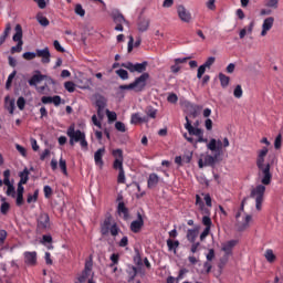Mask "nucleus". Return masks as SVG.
I'll use <instances>...</instances> for the list:
<instances>
[{
  "instance_id": "f257e3e1",
  "label": "nucleus",
  "mask_w": 283,
  "mask_h": 283,
  "mask_svg": "<svg viewBox=\"0 0 283 283\" xmlns=\"http://www.w3.org/2000/svg\"><path fill=\"white\" fill-rule=\"evenodd\" d=\"M266 156H269V147L264 146L262 149L256 151L255 165L258 168V176L261 179V185H258L255 188L251 189L250 197H245L240 207L239 213L244 211V205L250 202L253 205L255 200L256 211H262V202H264V193L266 191V186L271 185L273 179V174H271V167L277 161V157L270 156V161L266 163Z\"/></svg>"
},
{
  "instance_id": "f03ea898",
  "label": "nucleus",
  "mask_w": 283,
  "mask_h": 283,
  "mask_svg": "<svg viewBox=\"0 0 283 283\" xmlns=\"http://www.w3.org/2000/svg\"><path fill=\"white\" fill-rule=\"evenodd\" d=\"M66 135L70 138V145L72 147H74L75 143H80L82 149H84V151H87L88 144L87 139L85 138V133L78 129L76 130L74 124L67 128Z\"/></svg>"
},
{
  "instance_id": "7ed1b4c3",
  "label": "nucleus",
  "mask_w": 283,
  "mask_h": 283,
  "mask_svg": "<svg viewBox=\"0 0 283 283\" xmlns=\"http://www.w3.org/2000/svg\"><path fill=\"white\" fill-rule=\"evenodd\" d=\"M148 78L149 73H143L134 81V83H130L128 85H120L119 90H134L135 92H143V90H145V86L147 85Z\"/></svg>"
},
{
  "instance_id": "20e7f679",
  "label": "nucleus",
  "mask_w": 283,
  "mask_h": 283,
  "mask_svg": "<svg viewBox=\"0 0 283 283\" xmlns=\"http://www.w3.org/2000/svg\"><path fill=\"white\" fill-rule=\"evenodd\" d=\"M101 232L102 235H107V233H111L113 238H116V235L120 233V228H118V224H116V222L112 223V217H107L102 224Z\"/></svg>"
},
{
  "instance_id": "39448f33",
  "label": "nucleus",
  "mask_w": 283,
  "mask_h": 283,
  "mask_svg": "<svg viewBox=\"0 0 283 283\" xmlns=\"http://www.w3.org/2000/svg\"><path fill=\"white\" fill-rule=\"evenodd\" d=\"M13 41H15V43L18 44L11 48V54H15V52H21V50H23V28H21V24L15 25Z\"/></svg>"
},
{
  "instance_id": "423d86ee",
  "label": "nucleus",
  "mask_w": 283,
  "mask_h": 283,
  "mask_svg": "<svg viewBox=\"0 0 283 283\" xmlns=\"http://www.w3.org/2000/svg\"><path fill=\"white\" fill-rule=\"evenodd\" d=\"M235 227L238 231H247L249 229L252 217L251 214H245L242 217V212H237L235 214Z\"/></svg>"
},
{
  "instance_id": "0eeeda50",
  "label": "nucleus",
  "mask_w": 283,
  "mask_h": 283,
  "mask_svg": "<svg viewBox=\"0 0 283 283\" xmlns=\"http://www.w3.org/2000/svg\"><path fill=\"white\" fill-rule=\"evenodd\" d=\"M147 62H143V63H132V62H126V63H122L120 67H125V70H128L129 72H138L139 74H143V72H145L147 70Z\"/></svg>"
},
{
  "instance_id": "6e6552de",
  "label": "nucleus",
  "mask_w": 283,
  "mask_h": 283,
  "mask_svg": "<svg viewBox=\"0 0 283 283\" xmlns=\"http://www.w3.org/2000/svg\"><path fill=\"white\" fill-rule=\"evenodd\" d=\"M177 14H178L180 21H182V23H191V21H193L191 11H189V9H187L182 4L177 6Z\"/></svg>"
},
{
  "instance_id": "1a4fd4ad",
  "label": "nucleus",
  "mask_w": 283,
  "mask_h": 283,
  "mask_svg": "<svg viewBox=\"0 0 283 283\" xmlns=\"http://www.w3.org/2000/svg\"><path fill=\"white\" fill-rule=\"evenodd\" d=\"M50 229V216L48 213H41L38 218V231L43 232Z\"/></svg>"
},
{
  "instance_id": "9d476101",
  "label": "nucleus",
  "mask_w": 283,
  "mask_h": 283,
  "mask_svg": "<svg viewBox=\"0 0 283 283\" xmlns=\"http://www.w3.org/2000/svg\"><path fill=\"white\" fill-rule=\"evenodd\" d=\"M35 56L41 59L42 63L48 64L50 63V57L52 56V54H50L49 48H44L42 50L41 49L35 50Z\"/></svg>"
},
{
  "instance_id": "9b49d317",
  "label": "nucleus",
  "mask_w": 283,
  "mask_h": 283,
  "mask_svg": "<svg viewBox=\"0 0 283 283\" xmlns=\"http://www.w3.org/2000/svg\"><path fill=\"white\" fill-rule=\"evenodd\" d=\"M113 156L115 158V161L113 164L114 169H119V171H122V169H123V150L122 149L113 150Z\"/></svg>"
},
{
  "instance_id": "f8f14e48",
  "label": "nucleus",
  "mask_w": 283,
  "mask_h": 283,
  "mask_svg": "<svg viewBox=\"0 0 283 283\" xmlns=\"http://www.w3.org/2000/svg\"><path fill=\"white\" fill-rule=\"evenodd\" d=\"M144 224L145 221L143 220V214H140V212H137V220L130 223V231H133V233H138L140 229H143Z\"/></svg>"
},
{
  "instance_id": "ddd939ff",
  "label": "nucleus",
  "mask_w": 283,
  "mask_h": 283,
  "mask_svg": "<svg viewBox=\"0 0 283 283\" xmlns=\"http://www.w3.org/2000/svg\"><path fill=\"white\" fill-rule=\"evenodd\" d=\"M92 266H93L92 260L86 261L85 269L82 275L77 279L78 280L77 283H83L85 282V280H90V275H92Z\"/></svg>"
},
{
  "instance_id": "4468645a",
  "label": "nucleus",
  "mask_w": 283,
  "mask_h": 283,
  "mask_svg": "<svg viewBox=\"0 0 283 283\" xmlns=\"http://www.w3.org/2000/svg\"><path fill=\"white\" fill-rule=\"evenodd\" d=\"M150 23H151V20L149 18L139 17L137 21V30L139 32H147V30H149Z\"/></svg>"
},
{
  "instance_id": "2eb2a0df",
  "label": "nucleus",
  "mask_w": 283,
  "mask_h": 283,
  "mask_svg": "<svg viewBox=\"0 0 283 283\" xmlns=\"http://www.w3.org/2000/svg\"><path fill=\"white\" fill-rule=\"evenodd\" d=\"M273 23H275V18L273 17H269L263 21L261 36H266L269 31L273 28Z\"/></svg>"
},
{
  "instance_id": "dca6fc26",
  "label": "nucleus",
  "mask_w": 283,
  "mask_h": 283,
  "mask_svg": "<svg viewBox=\"0 0 283 283\" xmlns=\"http://www.w3.org/2000/svg\"><path fill=\"white\" fill-rule=\"evenodd\" d=\"M185 127L190 136H200L202 134V129L196 128L191 125V122L189 120V117H186V124Z\"/></svg>"
},
{
  "instance_id": "f3484780",
  "label": "nucleus",
  "mask_w": 283,
  "mask_h": 283,
  "mask_svg": "<svg viewBox=\"0 0 283 283\" xmlns=\"http://www.w3.org/2000/svg\"><path fill=\"white\" fill-rule=\"evenodd\" d=\"M235 244H238V241L235 240L227 241L226 243H222L221 251H224L226 255L229 256L231 255L233 247H235Z\"/></svg>"
},
{
  "instance_id": "a211bd4d",
  "label": "nucleus",
  "mask_w": 283,
  "mask_h": 283,
  "mask_svg": "<svg viewBox=\"0 0 283 283\" xmlns=\"http://www.w3.org/2000/svg\"><path fill=\"white\" fill-rule=\"evenodd\" d=\"M24 262L28 266H34L36 264V252H25Z\"/></svg>"
},
{
  "instance_id": "6ab92c4d",
  "label": "nucleus",
  "mask_w": 283,
  "mask_h": 283,
  "mask_svg": "<svg viewBox=\"0 0 283 283\" xmlns=\"http://www.w3.org/2000/svg\"><path fill=\"white\" fill-rule=\"evenodd\" d=\"M191 57H182V59H175V64L170 66L172 74H178L180 72V64L187 63Z\"/></svg>"
},
{
  "instance_id": "aec40b11",
  "label": "nucleus",
  "mask_w": 283,
  "mask_h": 283,
  "mask_svg": "<svg viewBox=\"0 0 283 283\" xmlns=\"http://www.w3.org/2000/svg\"><path fill=\"white\" fill-rule=\"evenodd\" d=\"M95 105L99 109H105L107 107V98L101 94H95Z\"/></svg>"
},
{
  "instance_id": "412c9836",
  "label": "nucleus",
  "mask_w": 283,
  "mask_h": 283,
  "mask_svg": "<svg viewBox=\"0 0 283 283\" xmlns=\"http://www.w3.org/2000/svg\"><path fill=\"white\" fill-rule=\"evenodd\" d=\"M103 156H105V148H99L94 154V160L98 167H103Z\"/></svg>"
},
{
  "instance_id": "4be33fe9",
  "label": "nucleus",
  "mask_w": 283,
  "mask_h": 283,
  "mask_svg": "<svg viewBox=\"0 0 283 283\" xmlns=\"http://www.w3.org/2000/svg\"><path fill=\"white\" fill-rule=\"evenodd\" d=\"M10 32H12V24L10 22H8L6 24L3 34L0 35V45H3V43H6V39H8V36H10Z\"/></svg>"
},
{
  "instance_id": "5701e85b",
  "label": "nucleus",
  "mask_w": 283,
  "mask_h": 283,
  "mask_svg": "<svg viewBox=\"0 0 283 283\" xmlns=\"http://www.w3.org/2000/svg\"><path fill=\"white\" fill-rule=\"evenodd\" d=\"M254 25H255V23L251 22L248 28L241 29V31L239 32V39H244V36H247V34H253Z\"/></svg>"
},
{
  "instance_id": "b1692460",
  "label": "nucleus",
  "mask_w": 283,
  "mask_h": 283,
  "mask_svg": "<svg viewBox=\"0 0 283 283\" xmlns=\"http://www.w3.org/2000/svg\"><path fill=\"white\" fill-rule=\"evenodd\" d=\"M117 211L119 216H123L124 220H127V218H129V210L127 209V207H125V202L118 203Z\"/></svg>"
},
{
  "instance_id": "393cba45",
  "label": "nucleus",
  "mask_w": 283,
  "mask_h": 283,
  "mask_svg": "<svg viewBox=\"0 0 283 283\" xmlns=\"http://www.w3.org/2000/svg\"><path fill=\"white\" fill-rule=\"evenodd\" d=\"M218 156H220V154H216L214 156L207 155L203 159L205 167H212V165H216V160H218Z\"/></svg>"
},
{
  "instance_id": "a878e982",
  "label": "nucleus",
  "mask_w": 283,
  "mask_h": 283,
  "mask_svg": "<svg viewBox=\"0 0 283 283\" xmlns=\"http://www.w3.org/2000/svg\"><path fill=\"white\" fill-rule=\"evenodd\" d=\"M148 118L147 117H140V114L135 113L132 115V119L130 123L132 125H138V123H148Z\"/></svg>"
},
{
  "instance_id": "bb28decb",
  "label": "nucleus",
  "mask_w": 283,
  "mask_h": 283,
  "mask_svg": "<svg viewBox=\"0 0 283 283\" xmlns=\"http://www.w3.org/2000/svg\"><path fill=\"white\" fill-rule=\"evenodd\" d=\"M20 184L22 185H27L28 180L30 179V170H28V168H24V170L22 172H20Z\"/></svg>"
},
{
  "instance_id": "cd10ccee",
  "label": "nucleus",
  "mask_w": 283,
  "mask_h": 283,
  "mask_svg": "<svg viewBox=\"0 0 283 283\" xmlns=\"http://www.w3.org/2000/svg\"><path fill=\"white\" fill-rule=\"evenodd\" d=\"M158 185V175L156 174H150L148 178V187L149 189L156 187Z\"/></svg>"
},
{
  "instance_id": "c85d7f7f",
  "label": "nucleus",
  "mask_w": 283,
  "mask_h": 283,
  "mask_svg": "<svg viewBox=\"0 0 283 283\" xmlns=\"http://www.w3.org/2000/svg\"><path fill=\"white\" fill-rule=\"evenodd\" d=\"M6 107L9 111V114H14V99H10V97H6Z\"/></svg>"
},
{
  "instance_id": "c756f323",
  "label": "nucleus",
  "mask_w": 283,
  "mask_h": 283,
  "mask_svg": "<svg viewBox=\"0 0 283 283\" xmlns=\"http://www.w3.org/2000/svg\"><path fill=\"white\" fill-rule=\"evenodd\" d=\"M265 8H270L271 10H277V8H280V0H266Z\"/></svg>"
},
{
  "instance_id": "7c9ffc66",
  "label": "nucleus",
  "mask_w": 283,
  "mask_h": 283,
  "mask_svg": "<svg viewBox=\"0 0 283 283\" xmlns=\"http://www.w3.org/2000/svg\"><path fill=\"white\" fill-rule=\"evenodd\" d=\"M197 238H198V230L196 229L188 230L187 240H189V242L195 243Z\"/></svg>"
},
{
  "instance_id": "2f4dec72",
  "label": "nucleus",
  "mask_w": 283,
  "mask_h": 283,
  "mask_svg": "<svg viewBox=\"0 0 283 283\" xmlns=\"http://www.w3.org/2000/svg\"><path fill=\"white\" fill-rule=\"evenodd\" d=\"M219 81L221 83V87H229V82L231 78L223 73H219Z\"/></svg>"
},
{
  "instance_id": "473e14b6",
  "label": "nucleus",
  "mask_w": 283,
  "mask_h": 283,
  "mask_svg": "<svg viewBox=\"0 0 283 283\" xmlns=\"http://www.w3.org/2000/svg\"><path fill=\"white\" fill-rule=\"evenodd\" d=\"M36 19H38V23H40V25H43V28H48V25H50V20H48L45 15L39 13L36 15Z\"/></svg>"
},
{
  "instance_id": "72a5a7b5",
  "label": "nucleus",
  "mask_w": 283,
  "mask_h": 283,
  "mask_svg": "<svg viewBox=\"0 0 283 283\" xmlns=\"http://www.w3.org/2000/svg\"><path fill=\"white\" fill-rule=\"evenodd\" d=\"M113 21H114L116 24H123V23H125L127 20H125V17H123V14H120V13H114V14H113Z\"/></svg>"
},
{
  "instance_id": "f704fd0d",
  "label": "nucleus",
  "mask_w": 283,
  "mask_h": 283,
  "mask_svg": "<svg viewBox=\"0 0 283 283\" xmlns=\"http://www.w3.org/2000/svg\"><path fill=\"white\" fill-rule=\"evenodd\" d=\"M115 74H117L122 81H127V78H129V73L123 69L115 71Z\"/></svg>"
},
{
  "instance_id": "c9c22d12",
  "label": "nucleus",
  "mask_w": 283,
  "mask_h": 283,
  "mask_svg": "<svg viewBox=\"0 0 283 283\" xmlns=\"http://www.w3.org/2000/svg\"><path fill=\"white\" fill-rule=\"evenodd\" d=\"M0 211L3 216H6L8 211H10V203L6 202V198H2V205L0 207Z\"/></svg>"
},
{
  "instance_id": "e433bc0d",
  "label": "nucleus",
  "mask_w": 283,
  "mask_h": 283,
  "mask_svg": "<svg viewBox=\"0 0 283 283\" xmlns=\"http://www.w3.org/2000/svg\"><path fill=\"white\" fill-rule=\"evenodd\" d=\"M41 81H43V76L42 75H33L29 80V85L34 86V85H36V83H41Z\"/></svg>"
},
{
  "instance_id": "4c0bfd02",
  "label": "nucleus",
  "mask_w": 283,
  "mask_h": 283,
  "mask_svg": "<svg viewBox=\"0 0 283 283\" xmlns=\"http://www.w3.org/2000/svg\"><path fill=\"white\" fill-rule=\"evenodd\" d=\"M146 114H147V116H149V118H156V115L158 114V109H156L151 106H148L146 108Z\"/></svg>"
},
{
  "instance_id": "58836bf2",
  "label": "nucleus",
  "mask_w": 283,
  "mask_h": 283,
  "mask_svg": "<svg viewBox=\"0 0 283 283\" xmlns=\"http://www.w3.org/2000/svg\"><path fill=\"white\" fill-rule=\"evenodd\" d=\"M42 244H49V245H46L48 249H53V247H52V235H43L42 237Z\"/></svg>"
},
{
  "instance_id": "ea45409f",
  "label": "nucleus",
  "mask_w": 283,
  "mask_h": 283,
  "mask_svg": "<svg viewBox=\"0 0 283 283\" xmlns=\"http://www.w3.org/2000/svg\"><path fill=\"white\" fill-rule=\"evenodd\" d=\"M38 199H39V190H35L33 196L28 195L27 202L30 205L32 202H36Z\"/></svg>"
},
{
  "instance_id": "a19ab883",
  "label": "nucleus",
  "mask_w": 283,
  "mask_h": 283,
  "mask_svg": "<svg viewBox=\"0 0 283 283\" xmlns=\"http://www.w3.org/2000/svg\"><path fill=\"white\" fill-rule=\"evenodd\" d=\"M242 94H243L242 85H237L233 91L234 98H242Z\"/></svg>"
},
{
  "instance_id": "79ce46f5",
  "label": "nucleus",
  "mask_w": 283,
  "mask_h": 283,
  "mask_svg": "<svg viewBox=\"0 0 283 283\" xmlns=\"http://www.w3.org/2000/svg\"><path fill=\"white\" fill-rule=\"evenodd\" d=\"M207 147L210 149V151H218V140L212 138Z\"/></svg>"
},
{
  "instance_id": "37998d69",
  "label": "nucleus",
  "mask_w": 283,
  "mask_h": 283,
  "mask_svg": "<svg viewBox=\"0 0 283 283\" xmlns=\"http://www.w3.org/2000/svg\"><path fill=\"white\" fill-rule=\"evenodd\" d=\"M14 76H17V71H13V72L9 75V77H8V80H7V83H6L7 90H10V87L12 86V81H14Z\"/></svg>"
},
{
  "instance_id": "c03bdc74",
  "label": "nucleus",
  "mask_w": 283,
  "mask_h": 283,
  "mask_svg": "<svg viewBox=\"0 0 283 283\" xmlns=\"http://www.w3.org/2000/svg\"><path fill=\"white\" fill-rule=\"evenodd\" d=\"M264 256L268 262H275V255L273 253V250H266Z\"/></svg>"
},
{
  "instance_id": "a18cd8bd",
  "label": "nucleus",
  "mask_w": 283,
  "mask_h": 283,
  "mask_svg": "<svg viewBox=\"0 0 283 283\" xmlns=\"http://www.w3.org/2000/svg\"><path fill=\"white\" fill-rule=\"evenodd\" d=\"M18 108L23 112L25 109V98L20 96L17 101Z\"/></svg>"
},
{
  "instance_id": "49530a36",
  "label": "nucleus",
  "mask_w": 283,
  "mask_h": 283,
  "mask_svg": "<svg viewBox=\"0 0 283 283\" xmlns=\"http://www.w3.org/2000/svg\"><path fill=\"white\" fill-rule=\"evenodd\" d=\"M60 169L62 170L64 176H67V163L63 158H60Z\"/></svg>"
},
{
  "instance_id": "de8ad7c7",
  "label": "nucleus",
  "mask_w": 283,
  "mask_h": 283,
  "mask_svg": "<svg viewBox=\"0 0 283 283\" xmlns=\"http://www.w3.org/2000/svg\"><path fill=\"white\" fill-rule=\"evenodd\" d=\"M202 224H205L206 229H211V224H213V222L209 216H203Z\"/></svg>"
},
{
  "instance_id": "09e8293b",
  "label": "nucleus",
  "mask_w": 283,
  "mask_h": 283,
  "mask_svg": "<svg viewBox=\"0 0 283 283\" xmlns=\"http://www.w3.org/2000/svg\"><path fill=\"white\" fill-rule=\"evenodd\" d=\"M213 63H216V57L210 56L207 59V61L203 63V65L207 70H211V65H213Z\"/></svg>"
},
{
  "instance_id": "8fccbe9b",
  "label": "nucleus",
  "mask_w": 283,
  "mask_h": 283,
  "mask_svg": "<svg viewBox=\"0 0 283 283\" xmlns=\"http://www.w3.org/2000/svg\"><path fill=\"white\" fill-rule=\"evenodd\" d=\"M65 90H67L70 93L74 92L76 90V84L74 82H65L64 83Z\"/></svg>"
},
{
  "instance_id": "3c124183",
  "label": "nucleus",
  "mask_w": 283,
  "mask_h": 283,
  "mask_svg": "<svg viewBox=\"0 0 283 283\" xmlns=\"http://www.w3.org/2000/svg\"><path fill=\"white\" fill-rule=\"evenodd\" d=\"M138 271L136 270L135 266L129 268L128 270V277H129V282H132V280H134V277H136Z\"/></svg>"
},
{
  "instance_id": "603ef678",
  "label": "nucleus",
  "mask_w": 283,
  "mask_h": 283,
  "mask_svg": "<svg viewBox=\"0 0 283 283\" xmlns=\"http://www.w3.org/2000/svg\"><path fill=\"white\" fill-rule=\"evenodd\" d=\"M274 149H282V135H277L274 140Z\"/></svg>"
},
{
  "instance_id": "864d4df0",
  "label": "nucleus",
  "mask_w": 283,
  "mask_h": 283,
  "mask_svg": "<svg viewBox=\"0 0 283 283\" xmlns=\"http://www.w3.org/2000/svg\"><path fill=\"white\" fill-rule=\"evenodd\" d=\"M75 14H78V17H85V9H83V6H75Z\"/></svg>"
},
{
  "instance_id": "5fc2aeb1",
  "label": "nucleus",
  "mask_w": 283,
  "mask_h": 283,
  "mask_svg": "<svg viewBox=\"0 0 283 283\" xmlns=\"http://www.w3.org/2000/svg\"><path fill=\"white\" fill-rule=\"evenodd\" d=\"M117 182L119 185H125V169L119 170Z\"/></svg>"
},
{
  "instance_id": "6e6d98bb",
  "label": "nucleus",
  "mask_w": 283,
  "mask_h": 283,
  "mask_svg": "<svg viewBox=\"0 0 283 283\" xmlns=\"http://www.w3.org/2000/svg\"><path fill=\"white\" fill-rule=\"evenodd\" d=\"M115 129H117V132H122V133L127 132V128L125 127V124H123V122H116Z\"/></svg>"
},
{
  "instance_id": "4d7b16f0",
  "label": "nucleus",
  "mask_w": 283,
  "mask_h": 283,
  "mask_svg": "<svg viewBox=\"0 0 283 283\" xmlns=\"http://www.w3.org/2000/svg\"><path fill=\"white\" fill-rule=\"evenodd\" d=\"M23 59H25V61H32L33 59H36V53L33 52H25L23 53Z\"/></svg>"
},
{
  "instance_id": "13d9d810",
  "label": "nucleus",
  "mask_w": 283,
  "mask_h": 283,
  "mask_svg": "<svg viewBox=\"0 0 283 283\" xmlns=\"http://www.w3.org/2000/svg\"><path fill=\"white\" fill-rule=\"evenodd\" d=\"M106 116L109 122H114L117 118L116 112H111L109 109H106Z\"/></svg>"
},
{
  "instance_id": "bf43d9fd",
  "label": "nucleus",
  "mask_w": 283,
  "mask_h": 283,
  "mask_svg": "<svg viewBox=\"0 0 283 283\" xmlns=\"http://www.w3.org/2000/svg\"><path fill=\"white\" fill-rule=\"evenodd\" d=\"M15 149L23 156L24 158L28 156V151L25 148L19 144L15 145Z\"/></svg>"
},
{
  "instance_id": "052dcab7",
  "label": "nucleus",
  "mask_w": 283,
  "mask_h": 283,
  "mask_svg": "<svg viewBox=\"0 0 283 283\" xmlns=\"http://www.w3.org/2000/svg\"><path fill=\"white\" fill-rule=\"evenodd\" d=\"M205 72H207V69L205 67V65H200L197 72V78H202V76L205 75Z\"/></svg>"
},
{
  "instance_id": "680f3d73",
  "label": "nucleus",
  "mask_w": 283,
  "mask_h": 283,
  "mask_svg": "<svg viewBox=\"0 0 283 283\" xmlns=\"http://www.w3.org/2000/svg\"><path fill=\"white\" fill-rule=\"evenodd\" d=\"M167 101L168 103L176 104L178 103V95H176L175 93H171L170 95H168Z\"/></svg>"
},
{
  "instance_id": "e2e57ef3",
  "label": "nucleus",
  "mask_w": 283,
  "mask_h": 283,
  "mask_svg": "<svg viewBox=\"0 0 283 283\" xmlns=\"http://www.w3.org/2000/svg\"><path fill=\"white\" fill-rule=\"evenodd\" d=\"M216 259V251L213 249H210L207 254V262H211Z\"/></svg>"
},
{
  "instance_id": "0e129e2a",
  "label": "nucleus",
  "mask_w": 283,
  "mask_h": 283,
  "mask_svg": "<svg viewBox=\"0 0 283 283\" xmlns=\"http://www.w3.org/2000/svg\"><path fill=\"white\" fill-rule=\"evenodd\" d=\"M7 196H11V198H17V192L14 191V186H9L8 187Z\"/></svg>"
},
{
  "instance_id": "69168bd1",
  "label": "nucleus",
  "mask_w": 283,
  "mask_h": 283,
  "mask_svg": "<svg viewBox=\"0 0 283 283\" xmlns=\"http://www.w3.org/2000/svg\"><path fill=\"white\" fill-rule=\"evenodd\" d=\"M212 264H211V262H209V261H206L205 263H203V269H206V274L207 275H209V273H211V269H212Z\"/></svg>"
},
{
  "instance_id": "338daca9",
  "label": "nucleus",
  "mask_w": 283,
  "mask_h": 283,
  "mask_svg": "<svg viewBox=\"0 0 283 283\" xmlns=\"http://www.w3.org/2000/svg\"><path fill=\"white\" fill-rule=\"evenodd\" d=\"M208 10H216V0H208L206 2Z\"/></svg>"
},
{
  "instance_id": "774afa93",
  "label": "nucleus",
  "mask_w": 283,
  "mask_h": 283,
  "mask_svg": "<svg viewBox=\"0 0 283 283\" xmlns=\"http://www.w3.org/2000/svg\"><path fill=\"white\" fill-rule=\"evenodd\" d=\"M118 259H119V255H118V254H116V253L112 254V255H111V261H112L113 263L111 264V266H114L115 264H118Z\"/></svg>"
}]
</instances>
